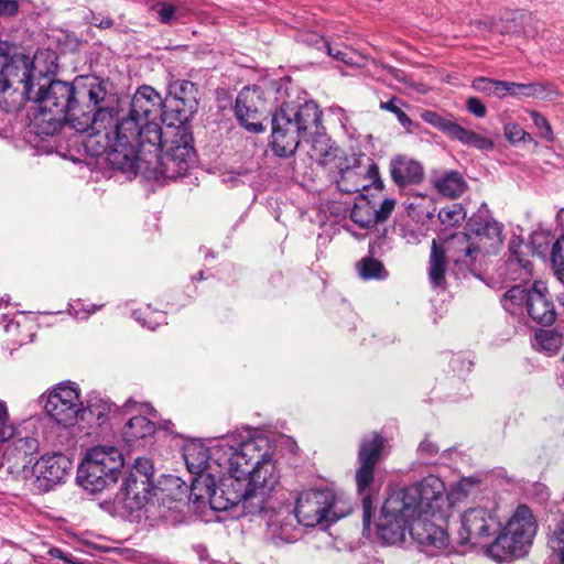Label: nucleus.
<instances>
[{
    "label": "nucleus",
    "mask_w": 564,
    "mask_h": 564,
    "mask_svg": "<svg viewBox=\"0 0 564 564\" xmlns=\"http://www.w3.org/2000/svg\"><path fill=\"white\" fill-rule=\"evenodd\" d=\"M563 336L554 329H540L535 332L533 346L536 350L554 355L562 346Z\"/></svg>",
    "instance_id": "40"
},
{
    "label": "nucleus",
    "mask_w": 564,
    "mask_h": 564,
    "mask_svg": "<svg viewBox=\"0 0 564 564\" xmlns=\"http://www.w3.org/2000/svg\"><path fill=\"white\" fill-rule=\"evenodd\" d=\"M28 100L37 105L35 120L39 126H44L42 132L45 134L55 133L64 122L74 129L78 121L75 120L79 111L75 80L39 82Z\"/></svg>",
    "instance_id": "5"
},
{
    "label": "nucleus",
    "mask_w": 564,
    "mask_h": 564,
    "mask_svg": "<svg viewBox=\"0 0 564 564\" xmlns=\"http://www.w3.org/2000/svg\"><path fill=\"white\" fill-rule=\"evenodd\" d=\"M415 514L404 505L395 510L388 509V498L386 499L381 516L378 522V534L382 541L388 544H395L405 540L409 532V524Z\"/></svg>",
    "instance_id": "22"
},
{
    "label": "nucleus",
    "mask_w": 564,
    "mask_h": 564,
    "mask_svg": "<svg viewBox=\"0 0 564 564\" xmlns=\"http://www.w3.org/2000/svg\"><path fill=\"white\" fill-rule=\"evenodd\" d=\"M45 413L57 424L72 426L77 420L85 419L79 391L74 383H59L47 395L44 403Z\"/></svg>",
    "instance_id": "11"
},
{
    "label": "nucleus",
    "mask_w": 564,
    "mask_h": 564,
    "mask_svg": "<svg viewBox=\"0 0 564 564\" xmlns=\"http://www.w3.org/2000/svg\"><path fill=\"white\" fill-rule=\"evenodd\" d=\"M395 199L386 198L379 206L376 205V223H382L389 218L395 207Z\"/></svg>",
    "instance_id": "57"
},
{
    "label": "nucleus",
    "mask_w": 564,
    "mask_h": 564,
    "mask_svg": "<svg viewBox=\"0 0 564 564\" xmlns=\"http://www.w3.org/2000/svg\"><path fill=\"white\" fill-rule=\"evenodd\" d=\"M310 155L319 165L329 170L336 169V164H339V162L347 161L344 158V151L326 135H318L314 139Z\"/></svg>",
    "instance_id": "32"
},
{
    "label": "nucleus",
    "mask_w": 564,
    "mask_h": 564,
    "mask_svg": "<svg viewBox=\"0 0 564 564\" xmlns=\"http://www.w3.org/2000/svg\"><path fill=\"white\" fill-rule=\"evenodd\" d=\"M424 122L433 126L440 131L447 134L451 139L456 140L464 145L473 147L480 151H491L495 143L491 139L480 135L479 133L468 130L463 126L446 119L432 110H425L421 113Z\"/></svg>",
    "instance_id": "21"
},
{
    "label": "nucleus",
    "mask_w": 564,
    "mask_h": 564,
    "mask_svg": "<svg viewBox=\"0 0 564 564\" xmlns=\"http://www.w3.org/2000/svg\"><path fill=\"white\" fill-rule=\"evenodd\" d=\"M123 465V456L117 447L95 446L87 451L78 466V484L90 494L100 492L117 482Z\"/></svg>",
    "instance_id": "7"
},
{
    "label": "nucleus",
    "mask_w": 564,
    "mask_h": 564,
    "mask_svg": "<svg viewBox=\"0 0 564 564\" xmlns=\"http://www.w3.org/2000/svg\"><path fill=\"white\" fill-rule=\"evenodd\" d=\"M445 502V484L440 477L429 475L419 482L391 492L388 509L395 510L405 505L414 514L437 516Z\"/></svg>",
    "instance_id": "9"
},
{
    "label": "nucleus",
    "mask_w": 564,
    "mask_h": 564,
    "mask_svg": "<svg viewBox=\"0 0 564 564\" xmlns=\"http://www.w3.org/2000/svg\"><path fill=\"white\" fill-rule=\"evenodd\" d=\"M340 503L332 489L304 491L297 497L295 508L292 503L270 506L265 513L268 532L275 542H293L296 540L297 524L315 527L346 516L350 509L340 507Z\"/></svg>",
    "instance_id": "3"
},
{
    "label": "nucleus",
    "mask_w": 564,
    "mask_h": 564,
    "mask_svg": "<svg viewBox=\"0 0 564 564\" xmlns=\"http://www.w3.org/2000/svg\"><path fill=\"white\" fill-rule=\"evenodd\" d=\"M72 468V462L61 453L43 455L34 465L33 471L46 490L62 482Z\"/></svg>",
    "instance_id": "25"
},
{
    "label": "nucleus",
    "mask_w": 564,
    "mask_h": 564,
    "mask_svg": "<svg viewBox=\"0 0 564 564\" xmlns=\"http://www.w3.org/2000/svg\"><path fill=\"white\" fill-rule=\"evenodd\" d=\"M530 546L521 538L509 533V530L503 528L495 541L487 547L486 554L497 563H503L523 557Z\"/></svg>",
    "instance_id": "27"
},
{
    "label": "nucleus",
    "mask_w": 564,
    "mask_h": 564,
    "mask_svg": "<svg viewBox=\"0 0 564 564\" xmlns=\"http://www.w3.org/2000/svg\"><path fill=\"white\" fill-rule=\"evenodd\" d=\"M263 100L258 88L246 87L237 96L235 115L248 131L259 133L264 130L260 118Z\"/></svg>",
    "instance_id": "23"
},
{
    "label": "nucleus",
    "mask_w": 564,
    "mask_h": 564,
    "mask_svg": "<svg viewBox=\"0 0 564 564\" xmlns=\"http://www.w3.org/2000/svg\"><path fill=\"white\" fill-rule=\"evenodd\" d=\"M155 432V424L145 416L138 415L131 417L124 425L122 436L129 446H135L138 443Z\"/></svg>",
    "instance_id": "33"
},
{
    "label": "nucleus",
    "mask_w": 564,
    "mask_h": 564,
    "mask_svg": "<svg viewBox=\"0 0 564 564\" xmlns=\"http://www.w3.org/2000/svg\"><path fill=\"white\" fill-rule=\"evenodd\" d=\"M226 448H235L229 444L227 438L221 440L210 449L202 443H191L186 445L184 447L183 456L188 471L193 475L214 474L213 471L215 467L229 470V464L223 463L216 458L217 452H219L218 454L223 452L227 454L229 451H226Z\"/></svg>",
    "instance_id": "18"
},
{
    "label": "nucleus",
    "mask_w": 564,
    "mask_h": 564,
    "mask_svg": "<svg viewBox=\"0 0 564 564\" xmlns=\"http://www.w3.org/2000/svg\"><path fill=\"white\" fill-rule=\"evenodd\" d=\"M0 87L2 91L12 88L14 91L20 93L24 100H28L36 87L29 55L12 51L4 74L0 79Z\"/></svg>",
    "instance_id": "17"
},
{
    "label": "nucleus",
    "mask_w": 564,
    "mask_h": 564,
    "mask_svg": "<svg viewBox=\"0 0 564 564\" xmlns=\"http://www.w3.org/2000/svg\"><path fill=\"white\" fill-rule=\"evenodd\" d=\"M164 147H166V141L162 139L161 143L156 145V149L151 145H145L144 148L138 147L139 154L145 156L147 161L140 162V165L134 170L130 171L131 173H137L143 167L147 170H153L156 174L161 175L167 180H174L181 176H184L189 167V164L185 161L180 162L178 159H174L169 153L163 151Z\"/></svg>",
    "instance_id": "19"
},
{
    "label": "nucleus",
    "mask_w": 564,
    "mask_h": 564,
    "mask_svg": "<svg viewBox=\"0 0 564 564\" xmlns=\"http://www.w3.org/2000/svg\"><path fill=\"white\" fill-rule=\"evenodd\" d=\"M468 227L480 254L491 253L502 243L501 226L490 217L474 215Z\"/></svg>",
    "instance_id": "24"
},
{
    "label": "nucleus",
    "mask_w": 564,
    "mask_h": 564,
    "mask_svg": "<svg viewBox=\"0 0 564 564\" xmlns=\"http://www.w3.org/2000/svg\"><path fill=\"white\" fill-rule=\"evenodd\" d=\"M297 39L300 42L310 46H314L317 50H324V47L327 46L328 43V41L325 40L322 35L311 31L300 33Z\"/></svg>",
    "instance_id": "54"
},
{
    "label": "nucleus",
    "mask_w": 564,
    "mask_h": 564,
    "mask_svg": "<svg viewBox=\"0 0 564 564\" xmlns=\"http://www.w3.org/2000/svg\"><path fill=\"white\" fill-rule=\"evenodd\" d=\"M357 269L364 280L382 279L386 275L384 268L379 260L371 257L364 258L358 262Z\"/></svg>",
    "instance_id": "45"
},
{
    "label": "nucleus",
    "mask_w": 564,
    "mask_h": 564,
    "mask_svg": "<svg viewBox=\"0 0 564 564\" xmlns=\"http://www.w3.org/2000/svg\"><path fill=\"white\" fill-rule=\"evenodd\" d=\"M530 116L534 126L539 130L540 137L549 142L553 141L554 134L546 118L539 113L538 111H531Z\"/></svg>",
    "instance_id": "52"
},
{
    "label": "nucleus",
    "mask_w": 564,
    "mask_h": 564,
    "mask_svg": "<svg viewBox=\"0 0 564 564\" xmlns=\"http://www.w3.org/2000/svg\"><path fill=\"white\" fill-rule=\"evenodd\" d=\"M520 247L519 243H516V241H511L509 245V250L511 251V261H516L521 268H523L525 271H530L532 268V263L522 258L520 256V252L518 251V248Z\"/></svg>",
    "instance_id": "61"
},
{
    "label": "nucleus",
    "mask_w": 564,
    "mask_h": 564,
    "mask_svg": "<svg viewBox=\"0 0 564 564\" xmlns=\"http://www.w3.org/2000/svg\"><path fill=\"white\" fill-rule=\"evenodd\" d=\"M449 260L458 267H471L480 252L468 232H456L440 243Z\"/></svg>",
    "instance_id": "26"
},
{
    "label": "nucleus",
    "mask_w": 564,
    "mask_h": 564,
    "mask_svg": "<svg viewBox=\"0 0 564 564\" xmlns=\"http://www.w3.org/2000/svg\"><path fill=\"white\" fill-rule=\"evenodd\" d=\"M499 85L507 88L508 95L510 96L542 97L545 91L544 87L540 84H518L501 80Z\"/></svg>",
    "instance_id": "43"
},
{
    "label": "nucleus",
    "mask_w": 564,
    "mask_h": 564,
    "mask_svg": "<svg viewBox=\"0 0 564 564\" xmlns=\"http://www.w3.org/2000/svg\"><path fill=\"white\" fill-rule=\"evenodd\" d=\"M322 112L313 101L300 106L285 104L272 117V149L279 156L288 158L295 153L301 137L313 129L317 130Z\"/></svg>",
    "instance_id": "6"
},
{
    "label": "nucleus",
    "mask_w": 564,
    "mask_h": 564,
    "mask_svg": "<svg viewBox=\"0 0 564 564\" xmlns=\"http://www.w3.org/2000/svg\"><path fill=\"white\" fill-rule=\"evenodd\" d=\"M549 546L552 550L549 557L550 563L564 564V518L556 524L550 535Z\"/></svg>",
    "instance_id": "42"
},
{
    "label": "nucleus",
    "mask_w": 564,
    "mask_h": 564,
    "mask_svg": "<svg viewBox=\"0 0 564 564\" xmlns=\"http://www.w3.org/2000/svg\"><path fill=\"white\" fill-rule=\"evenodd\" d=\"M529 296H531V288L514 285L505 293L502 306L507 312L517 314L518 308L522 307L523 304L528 305Z\"/></svg>",
    "instance_id": "41"
},
{
    "label": "nucleus",
    "mask_w": 564,
    "mask_h": 564,
    "mask_svg": "<svg viewBox=\"0 0 564 564\" xmlns=\"http://www.w3.org/2000/svg\"><path fill=\"white\" fill-rule=\"evenodd\" d=\"M12 51H15L13 45L7 41L0 40V79L4 74V69L7 68Z\"/></svg>",
    "instance_id": "58"
},
{
    "label": "nucleus",
    "mask_w": 564,
    "mask_h": 564,
    "mask_svg": "<svg viewBox=\"0 0 564 564\" xmlns=\"http://www.w3.org/2000/svg\"><path fill=\"white\" fill-rule=\"evenodd\" d=\"M90 23L99 29H110L113 25V20L110 18L98 19L93 15Z\"/></svg>",
    "instance_id": "64"
},
{
    "label": "nucleus",
    "mask_w": 564,
    "mask_h": 564,
    "mask_svg": "<svg viewBox=\"0 0 564 564\" xmlns=\"http://www.w3.org/2000/svg\"><path fill=\"white\" fill-rule=\"evenodd\" d=\"M390 174L399 187L419 184L423 180L422 164L405 155H398L390 161Z\"/></svg>",
    "instance_id": "30"
},
{
    "label": "nucleus",
    "mask_w": 564,
    "mask_h": 564,
    "mask_svg": "<svg viewBox=\"0 0 564 564\" xmlns=\"http://www.w3.org/2000/svg\"><path fill=\"white\" fill-rule=\"evenodd\" d=\"M324 50L327 52L328 55H330L332 57H334L335 59L337 61H341V62H345L347 63L348 61L346 59V53L340 51V50H336L334 48L329 42L327 43V46L324 47Z\"/></svg>",
    "instance_id": "63"
},
{
    "label": "nucleus",
    "mask_w": 564,
    "mask_h": 564,
    "mask_svg": "<svg viewBox=\"0 0 564 564\" xmlns=\"http://www.w3.org/2000/svg\"><path fill=\"white\" fill-rule=\"evenodd\" d=\"M163 116V121L170 119L169 110L161 95L151 86L140 87L133 95L127 115L112 127L111 149L108 150V162L121 171H132L140 165L145 156L139 154L138 147L147 144L154 147L162 141V128L151 119L152 116Z\"/></svg>",
    "instance_id": "1"
},
{
    "label": "nucleus",
    "mask_w": 564,
    "mask_h": 564,
    "mask_svg": "<svg viewBox=\"0 0 564 564\" xmlns=\"http://www.w3.org/2000/svg\"><path fill=\"white\" fill-rule=\"evenodd\" d=\"M501 80H495L486 77H478L473 80V88L488 95H494L495 89L499 87Z\"/></svg>",
    "instance_id": "56"
},
{
    "label": "nucleus",
    "mask_w": 564,
    "mask_h": 564,
    "mask_svg": "<svg viewBox=\"0 0 564 564\" xmlns=\"http://www.w3.org/2000/svg\"><path fill=\"white\" fill-rule=\"evenodd\" d=\"M460 543L481 544L500 527L499 521L487 508L476 507L462 514Z\"/></svg>",
    "instance_id": "16"
},
{
    "label": "nucleus",
    "mask_w": 564,
    "mask_h": 564,
    "mask_svg": "<svg viewBox=\"0 0 564 564\" xmlns=\"http://www.w3.org/2000/svg\"><path fill=\"white\" fill-rule=\"evenodd\" d=\"M134 318L139 321L143 326H148L151 329H155V327L164 323L165 315L162 312H153L150 306L147 307L145 312H134Z\"/></svg>",
    "instance_id": "51"
},
{
    "label": "nucleus",
    "mask_w": 564,
    "mask_h": 564,
    "mask_svg": "<svg viewBox=\"0 0 564 564\" xmlns=\"http://www.w3.org/2000/svg\"><path fill=\"white\" fill-rule=\"evenodd\" d=\"M153 464L148 458L138 457L132 470L122 484V500L130 510L141 509L152 490Z\"/></svg>",
    "instance_id": "12"
},
{
    "label": "nucleus",
    "mask_w": 564,
    "mask_h": 564,
    "mask_svg": "<svg viewBox=\"0 0 564 564\" xmlns=\"http://www.w3.org/2000/svg\"><path fill=\"white\" fill-rule=\"evenodd\" d=\"M220 484L215 487L212 509L228 510L242 503L243 510L249 514H258L267 524L268 509L263 505V497L251 488L245 475H235L232 470H219Z\"/></svg>",
    "instance_id": "8"
},
{
    "label": "nucleus",
    "mask_w": 564,
    "mask_h": 564,
    "mask_svg": "<svg viewBox=\"0 0 564 564\" xmlns=\"http://www.w3.org/2000/svg\"><path fill=\"white\" fill-rule=\"evenodd\" d=\"M197 88L189 80L177 79L169 84V96L164 104L169 109V127L183 126L197 111Z\"/></svg>",
    "instance_id": "14"
},
{
    "label": "nucleus",
    "mask_w": 564,
    "mask_h": 564,
    "mask_svg": "<svg viewBox=\"0 0 564 564\" xmlns=\"http://www.w3.org/2000/svg\"><path fill=\"white\" fill-rule=\"evenodd\" d=\"M84 411L85 415L88 414L93 417H96V420L102 424L110 411V403L100 398H94L87 402V406L86 409L84 408Z\"/></svg>",
    "instance_id": "48"
},
{
    "label": "nucleus",
    "mask_w": 564,
    "mask_h": 564,
    "mask_svg": "<svg viewBox=\"0 0 564 564\" xmlns=\"http://www.w3.org/2000/svg\"><path fill=\"white\" fill-rule=\"evenodd\" d=\"M438 451L440 447L429 438L423 440L417 447L419 454L427 458L435 456Z\"/></svg>",
    "instance_id": "62"
},
{
    "label": "nucleus",
    "mask_w": 564,
    "mask_h": 564,
    "mask_svg": "<svg viewBox=\"0 0 564 564\" xmlns=\"http://www.w3.org/2000/svg\"><path fill=\"white\" fill-rule=\"evenodd\" d=\"M192 481L188 499L194 503L208 502L212 507L216 487L215 474H198Z\"/></svg>",
    "instance_id": "37"
},
{
    "label": "nucleus",
    "mask_w": 564,
    "mask_h": 564,
    "mask_svg": "<svg viewBox=\"0 0 564 564\" xmlns=\"http://www.w3.org/2000/svg\"><path fill=\"white\" fill-rule=\"evenodd\" d=\"M552 262L558 279L564 282V234L553 245Z\"/></svg>",
    "instance_id": "50"
},
{
    "label": "nucleus",
    "mask_w": 564,
    "mask_h": 564,
    "mask_svg": "<svg viewBox=\"0 0 564 564\" xmlns=\"http://www.w3.org/2000/svg\"><path fill=\"white\" fill-rule=\"evenodd\" d=\"M465 217L466 213L460 204H453L452 206L442 208L438 213L440 220L446 226L458 225Z\"/></svg>",
    "instance_id": "47"
},
{
    "label": "nucleus",
    "mask_w": 564,
    "mask_h": 564,
    "mask_svg": "<svg viewBox=\"0 0 564 564\" xmlns=\"http://www.w3.org/2000/svg\"><path fill=\"white\" fill-rule=\"evenodd\" d=\"M505 528L509 530V533L521 538L531 545L538 531V523L532 510L528 506L521 505L516 509Z\"/></svg>",
    "instance_id": "31"
},
{
    "label": "nucleus",
    "mask_w": 564,
    "mask_h": 564,
    "mask_svg": "<svg viewBox=\"0 0 564 564\" xmlns=\"http://www.w3.org/2000/svg\"><path fill=\"white\" fill-rule=\"evenodd\" d=\"M384 440L379 434L365 436L358 451L359 467L356 470V485L362 496L364 523L369 525L371 518L370 486L375 479V467L381 458Z\"/></svg>",
    "instance_id": "10"
},
{
    "label": "nucleus",
    "mask_w": 564,
    "mask_h": 564,
    "mask_svg": "<svg viewBox=\"0 0 564 564\" xmlns=\"http://www.w3.org/2000/svg\"><path fill=\"white\" fill-rule=\"evenodd\" d=\"M57 56L54 51L39 50L33 57H31L33 76L36 84L48 82L50 76L54 75L57 70Z\"/></svg>",
    "instance_id": "34"
},
{
    "label": "nucleus",
    "mask_w": 564,
    "mask_h": 564,
    "mask_svg": "<svg viewBox=\"0 0 564 564\" xmlns=\"http://www.w3.org/2000/svg\"><path fill=\"white\" fill-rule=\"evenodd\" d=\"M14 433V425L9 423V413L3 402H0V443H6Z\"/></svg>",
    "instance_id": "53"
},
{
    "label": "nucleus",
    "mask_w": 564,
    "mask_h": 564,
    "mask_svg": "<svg viewBox=\"0 0 564 564\" xmlns=\"http://www.w3.org/2000/svg\"><path fill=\"white\" fill-rule=\"evenodd\" d=\"M20 9L19 0H0V17H14Z\"/></svg>",
    "instance_id": "60"
},
{
    "label": "nucleus",
    "mask_w": 564,
    "mask_h": 564,
    "mask_svg": "<svg viewBox=\"0 0 564 564\" xmlns=\"http://www.w3.org/2000/svg\"><path fill=\"white\" fill-rule=\"evenodd\" d=\"M78 118L74 129L87 133L85 147L95 156L106 155L111 149L112 127L118 117L119 96L115 85L98 76L75 79Z\"/></svg>",
    "instance_id": "2"
},
{
    "label": "nucleus",
    "mask_w": 564,
    "mask_h": 564,
    "mask_svg": "<svg viewBox=\"0 0 564 564\" xmlns=\"http://www.w3.org/2000/svg\"><path fill=\"white\" fill-rule=\"evenodd\" d=\"M446 253L437 240L432 241L430 261H429V278L434 288L445 286V272H446Z\"/></svg>",
    "instance_id": "36"
},
{
    "label": "nucleus",
    "mask_w": 564,
    "mask_h": 564,
    "mask_svg": "<svg viewBox=\"0 0 564 564\" xmlns=\"http://www.w3.org/2000/svg\"><path fill=\"white\" fill-rule=\"evenodd\" d=\"M336 169L339 172L337 186L343 193H359L360 191H367L371 186L378 191L383 188V183L379 176V169L373 163L362 167L360 158L352 156L350 163L339 162V164H336Z\"/></svg>",
    "instance_id": "13"
},
{
    "label": "nucleus",
    "mask_w": 564,
    "mask_h": 564,
    "mask_svg": "<svg viewBox=\"0 0 564 564\" xmlns=\"http://www.w3.org/2000/svg\"><path fill=\"white\" fill-rule=\"evenodd\" d=\"M192 137L182 126H176L174 129V138L170 144L166 143L163 151L169 153L174 159H178L180 162L185 161L191 163L194 149L191 144Z\"/></svg>",
    "instance_id": "35"
},
{
    "label": "nucleus",
    "mask_w": 564,
    "mask_h": 564,
    "mask_svg": "<svg viewBox=\"0 0 564 564\" xmlns=\"http://www.w3.org/2000/svg\"><path fill=\"white\" fill-rule=\"evenodd\" d=\"M434 186L442 195L455 198L464 192L465 181L458 172L449 171L435 180Z\"/></svg>",
    "instance_id": "39"
},
{
    "label": "nucleus",
    "mask_w": 564,
    "mask_h": 564,
    "mask_svg": "<svg viewBox=\"0 0 564 564\" xmlns=\"http://www.w3.org/2000/svg\"><path fill=\"white\" fill-rule=\"evenodd\" d=\"M466 107L467 110L477 118H484L486 116V106L477 97H469L466 101Z\"/></svg>",
    "instance_id": "59"
},
{
    "label": "nucleus",
    "mask_w": 564,
    "mask_h": 564,
    "mask_svg": "<svg viewBox=\"0 0 564 564\" xmlns=\"http://www.w3.org/2000/svg\"><path fill=\"white\" fill-rule=\"evenodd\" d=\"M432 514H415L409 524V533L420 550L429 556L442 553L448 545L447 532L434 521Z\"/></svg>",
    "instance_id": "15"
},
{
    "label": "nucleus",
    "mask_w": 564,
    "mask_h": 564,
    "mask_svg": "<svg viewBox=\"0 0 564 564\" xmlns=\"http://www.w3.org/2000/svg\"><path fill=\"white\" fill-rule=\"evenodd\" d=\"M6 442L2 459L10 468L25 469L32 463V456L39 451V441L31 436L15 437V432Z\"/></svg>",
    "instance_id": "28"
},
{
    "label": "nucleus",
    "mask_w": 564,
    "mask_h": 564,
    "mask_svg": "<svg viewBox=\"0 0 564 564\" xmlns=\"http://www.w3.org/2000/svg\"><path fill=\"white\" fill-rule=\"evenodd\" d=\"M527 312L539 324L551 325L555 322V307L543 282H534L531 286Z\"/></svg>",
    "instance_id": "29"
},
{
    "label": "nucleus",
    "mask_w": 564,
    "mask_h": 564,
    "mask_svg": "<svg viewBox=\"0 0 564 564\" xmlns=\"http://www.w3.org/2000/svg\"><path fill=\"white\" fill-rule=\"evenodd\" d=\"M154 10L158 14V20L163 24H172L186 14V10L183 6L171 2H159L154 7Z\"/></svg>",
    "instance_id": "44"
},
{
    "label": "nucleus",
    "mask_w": 564,
    "mask_h": 564,
    "mask_svg": "<svg viewBox=\"0 0 564 564\" xmlns=\"http://www.w3.org/2000/svg\"><path fill=\"white\" fill-rule=\"evenodd\" d=\"M218 454L216 458L223 463L229 464V470L235 475H245L252 489L263 497V505L270 509V506L276 507L278 503L272 498H267L268 494L279 482L275 462L272 459L269 443L264 437L250 438L239 444L235 448Z\"/></svg>",
    "instance_id": "4"
},
{
    "label": "nucleus",
    "mask_w": 564,
    "mask_h": 564,
    "mask_svg": "<svg viewBox=\"0 0 564 564\" xmlns=\"http://www.w3.org/2000/svg\"><path fill=\"white\" fill-rule=\"evenodd\" d=\"M505 135L508 141L512 143L531 139L530 134L516 123H508L505 126Z\"/></svg>",
    "instance_id": "55"
},
{
    "label": "nucleus",
    "mask_w": 564,
    "mask_h": 564,
    "mask_svg": "<svg viewBox=\"0 0 564 564\" xmlns=\"http://www.w3.org/2000/svg\"><path fill=\"white\" fill-rule=\"evenodd\" d=\"M477 485L478 480L475 478L468 477L460 479L452 487L451 491L446 494V502L448 501L449 505L451 502L462 500L468 496Z\"/></svg>",
    "instance_id": "46"
},
{
    "label": "nucleus",
    "mask_w": 564,
    "mask_h": 564,
    "mask_svg": "<svg viewBox=\"0 0 564 564\" xmlns=\"http://www.w3.org/2000/svg\"><path fill=\"white\" fill-rule=\"evenodd\" d=\"M351 220L361 228H369L376 223V203L368 199L365 194H361L350 213Z\"/></svg>",
    "instance_id": "38"
},
{
    "label": "nucleus",
    "mask_w": 564,
    "mask_h": 564,
    "mask_svg": "<svg viewBox=\"0 0 564 564\" xmlns=\"http://www.w3.org/2000/svg\"><path fill=\"white\" fill-rule=\"evenodd\" d=\"M399 102H401L399 98L392 97L388 101H381L380 109L394 113L400 124L409 132H411V126L413 122L409 116L398 106Z\"/></svg>",
    "instance_id": "49"
},
{
    "label": "nucleus",
    "mask_w": 564,
    "mask_h": 564,
    "mask_svg": "<svg viewBox=\"0 0 564 564\" xmlns=\"http://www.w3.org/2000/svg\"><path fill=\"white\" fill-rule=\"evenodd\" d=\"M164 147H166V141L162 139L161 143L156 145V149L151 145H145L144 148L138 147L139 154L145 156L147 161L140 162V165L134 170L130 171L131 173H137L143 167L147 170H153L156 174L161 175L167 180H174L181 176H184L189 167V164L185 161L180 162L178 159H174L169 153L163 151Z\"/></svg>",
    "instance_id": "20"
}]
</instances>
